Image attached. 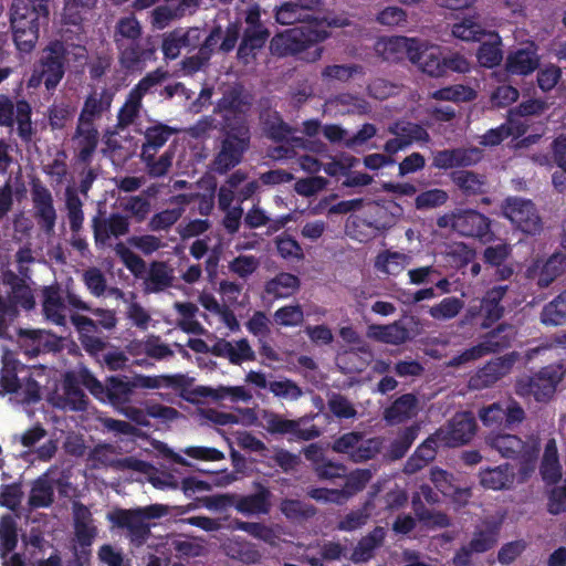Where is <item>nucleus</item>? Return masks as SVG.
I'll return each mask as SVG.
<instances>
[{
    "instance_id": "1",
    "label": "nucleus",
    "mask_w": 566,
    "mask_h": 566,
    "mask_svg": "<svg viewBox=\"0 0 566 566\" xmlns=\"http://www.w3.org/2000/svg\"><path fill=\"white\" fill-rule=\"evenodd\" d=\"M49 0H13L10 12L12 39L17 50L29 54L35 48L40 25L49 21Z\"/></svg>"
},
{
    "instance_id": "2",
    "label": "nucleus",
    "mask_w": 566,
    "mask_h": 566,
    "mask_svg": "<svg viewBox=\"0 0 566 566\" xmlns=\"http://www.w3.org/2000/svg\"><path fill=\"white\" fill-rule=\"evenodd\" d=\"M325 34L308 25L287 29L270 40V51L279 57L297 56L306 62L321 59L323 48L318 45Z\"/></svg>"
},
{
    "instance_id": "3",
    "label": "nucleus",
    "mask_w": 566,
    "mask_h": 566,
    "mask_svg": "<svg viewBox=\"0 0 566 566\" xmlns=\"http://www.w3.org/2000/svg\"><path fill=\"white\" fill-rule=\"evenodd\" d=\"M250 142L249 123L241 118H227V125L221 127L220 148L212 160L213 170L219 175H224L238 166L249 149Z\"/></svg>"
},
{
    "instance_id": "4",
    "label": "nucleus",
    "mask_w": 566,
    "mask_h": 566,
    "mask_svg": "<svg viewBox=\"0 0 566 566\" xmlns=\"http://www.w3.org/2000/svg\"><path fill=\"white\" fill-rule=\"evenodd\" d=\"M69 50L61 40L50 41L34 63L28 87L44 84L48 92L54 91L65 75Z\"/></svg>"
},
{
    "instance_id": "5",
    "label": "nucleus",
    "mask_w": 566,
    "mask_h": 566,
    "mask_svg": "<svg viewBox=\"0 0 566 566\" xmlns=\"http://www.w3.org/2000/svg\"><path fill=\"white\" fill-rule=\"evenodd\" d=\"M2 283L4 286H9L10 291L7 292L6 297L0 295V338L12 339L8 328L19 316V306L32 310L35 301L30 287L14 272H4Z\"/></svg>"
},
{
    "instance_id": "6",
    "label": "nucleus",
    "mask_w": 566,
    "mask_h": 566,
    "mask_svg": "<svg viewBox=\"0 0 566 566\" xmlns=\"http://www.w3.org/2000/svg\"><path fill=\"white\" fill-rule=\"evenodd\" d=\"M565 373L560 364L544 366L531 376L517 378L514 385L515 394L523 398L533 397L537 402H547L556 392Z\"/></svg>"
},
{
    "instance_id": "7",
    "label": "nucleus",
    "mask_w": 566,
    "mask_h": 566,
    "mask_svg": "<svg viewBox=\"0 0 566 566\" xmlns=\"http://www.w3.org/2000/svg\"><path fill=\"white\" fill-rule=\"evenodd\" d=\"M114 40L124 69L136 70L142 63V27L134 14L118 20Z\"/></svg>"
},
{
    "instance_id": "8",
    "label": "nucleus",
    "mask_w": 566,
    "mask_h": 566,
    "mask_svg": "<svg viewBox=\"0 0 566 566\" xmlns=\"http://www.w3.org/2000/svg\"><path fill=\"white\" fill-rule=\"evenodd\" d=\"M503 216L523 233L535 235L543 230V221L531 199L507 197L502 205Z\"/></svg>"
},
{
    "instance_id": "9",
    "label": "nucleus",
    "mask_w": 566,
    "mask_h": 566,
    "mask_svg": "<svg viewBox=\"0 0 566 566\" xmlns=\"http://www.w3.org/2000/svg\"><path fill=\"white\" fill-rule=\"evenodd\" d=\"M485 443L501 457L518 460L526 465L534 464L539 453L537 442H525L516 434L492 433L486 437Z\"/></svg>"
},
{
    "instance_id": "10",
    "label": "nucleus",
    "mask_w": 566,
    "mask_h": 566,
    "mask_svg": "<svg viewBox=\"0 0 566 566\" xmlns=\"http://www.w3.org/2000/svg\"><path fill=\"white\" fill-rule=\"evenodd\" d=\"M32 108L28 101L20 99L14 105L11 97L0 94V126L13 127L18 124V135L24 143H30L33 137Z\"/></svg>"
},
{
    "instance_id": "11",
    "label": "nucleus",
    "mask_w": 566,
    "mask_h": 566,
    "mask_svg": "<svg viewBox=\"0 0 566 566\" xmlns=\"http://www.w3.org/2000/svg\"><path fill=\"white\" fill-rule=\"evenodd\" d=\"M479 417L486 427L513 429L523 422L525 411L520 402L509 398L481 408Z\"/></svg>"
},
{
    "instance_id": "12",
    "label": "nucleus",
    "mask_w": 566,
    "mask_h": 566,
    "mask_svg": "<svg viewBox=\"0 0 566 566\" xmlns=\"http://www.w3.org/2000/svg\"><path fill=\"white\" fill-rule=\"evenodd\" d=\"M137 380H142V376H135V381H129L127 377H108L105 384V398L102 402H109L116 409L130 416L137 424H142V410L133 409L127 406Z\"/></svg>"
},
{
    "instance_id": "13",
    "label": "nucleus",
    "mask_w": 566,
    "mask_h": 566,
    "mask_svg": "<svg viewBox=\"0 0 566 566\" xmlns=\"http://www.w3.org/2000/svg\"><path fill=\"white\" fill-rule=\"evenodd\" d=\"M451 227L462 237L476 238L481 242H490L493 240L491 231V220L483 213L473 210H459L452 214Z\"/></svg>"
},
{
    "instance_id": "14",
    "label": "nucleus",
    "mask_w": 566,
    "mask_h": 566,
    "mask_svg": "<svg viewBox=\"0 0 566 566\" xmlns=\"http://www.w3.org/2000/svg\"><path fill=\"white\" fill-rule=\"evenodd\" d=\"M129 220L127 216L118 212L105 217L101 211L92 219V229L95 245L97 249L112 247V239H118L129 231Z\"/></svg>"
},
{
    "instance_id": "15",
    "label": "nucleus",
    "mask_w": 566,
    "mask_h": 566,
    "mask_svg": "<svg viewBox=\"0 0 566 566\" xmlns=\"http://www.w3.org/2000/svg\"><path fill=\"white\" fill-rule=\"evenodd\" d=\"M476 430V421L471 412H458L446 428L436 431L442 447L454 448L468 443Z\"/></svg>"
},
{
    "instance_id": "16",
    "label": "nucleus",
    "mask_w": 566,
    "mask_h": 566,
    "mask_svg": "<svg viewBox=\"0 0 566 566\" xmlns=\"http://www.w3.org/2000/svg\"><path fill=\"white\" fill-rule=\"evenodd\" d=\"M271 36L265 25L245 28L237 50V60L243 66L254 65Z\"/></svg>"
},
{
    "instance_id": "17",
    "label": "nucleus",
    "mask_w": 566,
    "mask_h": 566,
    "mask_svg": "<svg viewBox=\"0 0 566 566\" xmlns=\"http://www.w3.org/2000/svg\"><path fill=\"white\" fill-rule=\"evenodd\" d=\"M271 491L261 483L256 484V492L249 495L230 496L222 495L218 500L226 504L233 505L234 509L244 515L268 514L271 510Z\"/></svg>"
},
{
    "instance_id": "18",
    "label": "nucleus",
    "mask_w": 566,
    "mask_h": 566,
    "mask_svg": "<svg viewBox=\"0 0 566 566\" xmlns=\"http://www.w3.org/2000/svg\"><path fill=\"white\" fill-rule=\"evenodd\" d=\"M515 355L496 357L480 368L470 379V386L475 389L488 388L511 373Z\"/></svg>"
},
{
    "instance_id": "19",
    "label": "nucleus",
    "mask_w": 566,
    "mask_h": 566,
    "mask_svg": "<svg viewBox=\"0 0 566 566\" xmlns=\"http://www.w3.org/2000/svg\"><path fill=\"white\" fill-rule=\"evenodd\" d=\"M201 30L199 28H176L165 35L161 50L166 59L175 60L181 49L195 50L200 44Z\"/></svg>"
},
{
    "instance_id": "20",
    "label": "nucleus",
    "mask_w": 566,
    "mask_h": 566,
    "mask_svg": "<svg viewBox=\"0 0 566 566\" xmlns=\"http://www.w3.org/2000/svg\"><path fill=\"white\" fill-rule=\"evenodd\" d=\"M32 201L34 207V218L39 227L45 233H52L56 222V211L53 206L51 191L41 185L33 186Z\"/></svg>"
},
{
    "instance_id": "21",
    "label": "nucleus",
    "mask_w": 566,
    "mask_h": 566,
    "mask_svg": "<svg viewBox=\"0 0 566 566\" xmlns=\"http://www.w3.org/2000/svg\"><path fill=\"white\" fill-rule=\"evenodd\" d=\"M478 148H452L437 150L432 156V166L438 169L448 170L459 167H469L480 160Z\"/></svg>"
},
{
    "instance_id": "22",
    "label": "nucleus",
    "mask_w": 566,
    "mask_h": 566,
    "mask_svg": "<svg viewBox=\"0 0 566 566\" xmlns=\"http://www.w3.org/2000/svg\"><path fill=\"white\" fill-rule=\"evenodd\" d=\"M21 338V348L29 357H36L41 353L56 352L60 348V339L54 335L33 329H18Z\"/></svg>"
},
{
    "instance_id": "23",
    "label": "nucleus",
    "mask_w": 566,
    "mask_h": 566,
    "mask_svg": "<svg viewBox=\"0 0 566 566\" xmlns=\"http://www.w3.org/2000/svg\"><path fill=\"white\" fill-rule=\"evenodd\" d=\"M264 428L271 434H292L300 440L308 441L319 436L315 427L302 429L297 420L283 418L279 413L268 412L263 416Z\"/></svg>"
},
{
    "instance_id": "24",
    "label": "nucleus",
    "mask_w": 566,
    "mask_h": 566,
    "mask_svg": "<svg viewBox=\"0 0 566 566\" xmlns=\"http://www.w3.org/2000/svg\"><path fill=\"white\" fill-rule=\"evenodd\" d=\"M509 291L507 285H497L488 290L479 303V312H483V321L481 326L490 328L494 323L500 321L504 315V306L502 301Z\"/></svg>"
},
{
    "instance_id": "25",
    "label": "nucleus",
    "mask_w": 566,
    "mask_h": 566,
    "mask_svg": "<svg viewBox=\"0 0 566 566\" xmlns=\"http://www.w3.org/2000/svg\"><path fill=\"white\" fill-rule=\"evenodd\" d=\"M250 103L243 96L242 91L232 87L226 91L222 97L218 101L214 113L222 114V125H227V118L235 117L241 118L248 123L247 112L249 111Z\"/></svg>"
},
{
    "instance_id": "26",
    "label": "nucleus",
    "mask_w": 566,
    "mask_h": 566,
    "mask_svg": "<svg viewBox=\"0 0 566 566\" xmlns=\"http://www.w3.org/2000/svg\"><path fill=\"white\" fill-rule=\"evenodd\" d=\"M42 311L45 318L55 325H65L66 304L60 285L45 286L42 291Z\"/></svg>"
},
{
    "instance_id": "27",
    "label": "nucleus",
    "mask_w": 566,
    "mask_h": 566,
    "mask_svg": "<svg viewBox=\"0 0 566 566\" xmlns=\"http://www.w3.org/2000/svg\"><path fill=\"white\" fill-rule=\"evenodd\" d=\"M450 178L462 196L467 198L483 196L488 192V179L485 175L462 169L452 171Z\"/></svg>"
},
{
    "instance_id": "28",
    "label": "nucleus",
    "mask_w": 566,
    "mask_h": 566,
    "mask_svg": "<svg viewBox=\"0 0 566 566\" xmlns=\"http://www.w3.org/2000/svg\"><path fill=\"white\" fill-rule=\"evenodd\" d=\"M417 396L411 392L403 394L384 410V419L390 426L400 424L411 419L417 413Z\"/></svg>"
},
{
    "instance_id": "29",
    "label": "nucleus",
    "mask_w": 566,
    "mask_h": 566,
    "mask_svg": "<svg viewBox=\"0 0 566 566\" xmlns=\"http://www.w3.org/2000/svg\"><path fill=\"white\" fill-rule=\"evenodd\" d=\"M98 130L94 125L77 123L74 139L77 145V161L90 165L98 145Z\"/></svg>"
},
{
    "instance_id": "30",
    "label": "nucleus",
    "mask_w": 566,
    "mask_h": 566,
    "mask_svg": "<svg viewBox=\"0 0 566 566\" xmlns=\"http://www.w3.org/2000/svg\"><path fill=\"white\" fill-rule=\"evenodd\" d=\"M107 518L115 527L129 531L133 542L142 543V507L115 509L107 514Z\"/></svg>"
},
{
    "instance_id": "31",
    "label": "nucleus",
    "mask_w": 566,
    "mask_h": 566,
    "mask_svg": "<svg viewBox=\"0 0 566 566\" xmlns=\"http://www.w3.org/2000/svg\"><path fill=\"white\" fill-rule=\"evenodd\" d=\"M514 471L509 464H501L494 468L481 469L479 473L480 484L484 489L500 491L510 489L514 482Z\"/></svg>"
},
{
    "instance_id": "32",
    "label": "nucleus",
    "mask_w": 566,
    "mask_h": 566,
    "mask_svg": "<svg viewBox=\"0 0 566 566\" xmlns=\"http://www.w3.org/2000/svg\"><path fill=\"white\" fill-rule=\"evenodd\" d=\"M113 93L104 88L99 94L97 92L91 93L84 101L78 123L94 125V119L102 116V114L109 109Z\"/></svg>"
},
{
    "instance_id": "33",
    "label": "nucleus",
    "mask_w": 566,
    "mask_h": 566,
    "mask_svg": "<svg viewBox=\"0 0 566 566\" xmlns=\"http://www.w3.org/2000/svg\"><path fill=\"white\" fill-rule=\"evenodd\" d=\"M368 335L378 342L390 345H401L410 339V331L401 319L388 325H371Z\"/></svg>"
},
{
    "instance_id": "34",
    "label": "nucleus",
    "mask_w": 566,
    "mask_h": 566,
    "mask_svg": "<svg viewBox=\"0 0 566 566\" xmlns=\"http://www.w3.org/2000/svg\"><path fill=\"white\" fill-rule=\"evenodd\" d=\"M488 39L481 41L476 52V59L481 66L493 69L501 64L503 60L502 39L497 32H489Z\"/></svg>"
},
{
    "instance_id": "35",
    "label": "nucleus",
    "mask_w": 566,
    "mask_h": 566,
    "mask_svg": "<svg viewBox=\"0 0 566 566\" xmlns=\"http://www.w3.org/2000/svg\"><path fill=\"white\" fill-rule=\"evenodd\" d=\"M539 65V56L530 48L518 49L511 53L506 60V70L511 74L528 75Z\"/></svg>"
},
{
    "instance_id": "36",
    "label": "nucleus",
    "mask_w": 566,
    "mask_h": 566,
    "mask_svg": "<svg viewBox=\"0 0 566 566\" xmlns=\"http://www.w3.org/2000/svg\"><path fill=\"white\" fill-rule=\"evenodd\" d=\"M386 532L381 526H376L366 536L361 537L352 553L354 563H366L374 557L376 548L385 541Z\"/></svg>"
},
{
    "instance_id": "37",
    "label": "nucleus",
    "mask_w": 566,
    "mask_h": 566,
    "mask_svg": "<svg viewBox=\"0 0 566 566\" xmlns=\"http://www.w3.org/2000/svg\"><path fill=\"white\" fill-rule=\"evenodd\" d=\"M95 318H91L83 315H76L72 317L74 325L77 331H96L98 328L112 329L116 325L115 313L111 310L95 308L91 310Z\"/></svg>"
},
{
    "instance_id": "38",
    "label": "nucleus",
    "mask_w": 566,
    "mask_h": 566,
    "mask_svg": "<svg viewBox=\"0 0 566 566\" xmlns=\"http://www.w3.org/2000/svg\"><path fill=\"white\" fill-rule=\"evenodd\" d=\"M419 430L420 428L418 424H411L399 430L397 437L390 442L385 453V458L389 461L402 459L417 439Z\"/></svg>"
},
{
    "instance_id": "39",
    "label": "nucleus",
    "mask_w": 566,
    "mask_h": 566,
    "mask_svg": "<svg viewBox=\"0 0 566 566\" xmlns=\"http://www.w3.org/2000/svg\"><path fill=\"white\" fill-rule=\"evenodd\" d=\"M300 279L287 272H281L266 281L264 291L275 298H287L300 289Z\"/></svg>"
},
{
    "instance_id": "40",
    "label": "nucleus",
    "mask_w": 566,
    "mask_h": 566,
    "mask_svg": "<svg viewBox=\"0 0 566 566\" xmlns=\"http://www.w3.org/2000/svg\"><path fill=\"white\" fill-rule=\"evenodd\" d=\"M224 552L231 559L247 565L259 564L262 559V554L256 545L247 541H230L224 545Z\"/></svg>"
},
{
    "instance_id": "41",
    "label": "nucleus",
    "mask_w": 566,
    "mask_h": 566,
    "mask_svg": "<svg viewBox=\"0 0 566 566\" xmlns=\"http://www.w3.org/2000/svg\"><path fill=\"white\" fill-rule=\"evenodd\" d=\"M514 336V327L510 324L502 323L496 328L490 331L483 337L482 342L489 354L500 353L511 346Z\"/></svg>"
},
{
    "instance_id": "42",
    "label": "nucleus",
    "mask_w": 566,
    "mask_h": 566,
    "mask_svg": "<svg viewBox=\"0 0 566 566\" xmlns=\"http://www.w3.org/2000/svg\"><path fill=\"white\" fill-rule=\"evenodd\" d=\"M172 270L165 262H154L148 277L144 279V292H159L172 284Z\"/></svg>"
},
{
    "instance_id": "43",
    "label": "nucleus",
    "mask_w": 566,
    "mask_h": 566,
    "mask_svg": "<svg viewBox=\"0 0 566 566\" xmlns=\"http://www.w3.org/2000/svg\"><path fill=\"white\" fill-rule=\"evenodd\" d=\"M541 322L546 326H558L566 322V290L543 307Z\"/></svg>"
},
{
    "instance_id": "44",
    "label": "nucleus",
    "mask_w": 566,
    "mask_h": 566,
    "mask_svg": "<svg viewBox=\"0 0 566 566\" xmlns=\"http://www.w3.org/2000/svg\"><path fill=\"white\" fill-rule=\"evenodd\" d=\"M489 32L474 18H463L452 27V35L467 42H481Z\"/></svg>"
},
{
    "instance_id": "45",
    "label": "nucleus",
    "mask_w": 566,
    "mask_h": 566,
    "mask_svg": "<svg viewBox=\"0 0 566 566\" xmlns=\"http://www.w3.org/2000/svg\"><path fill=\"white\" fill-rule=\"evenodd\" d=\"M142 104V80L135 84L130 93V98L119 109L117 116L116 128L118 130L124 129L126 126L133 123L134 118L138 114L139 106Z\"/></svg>"
},
{
    "instance_id": "46",
    "label": "nucleus",
    "mask_w": 566,
    "mask_h": 566,
    "mask_svg": "<svg viewBox=\"0 0 566 566\" xmlns=\"http://www.w3.org/2000/svg\"><path fill=\"white\" fill-rule=\"evenodd\" d=\"M18 545L15 520L7 514L0 520V556L6 558Z\"/></svg>"
},
{
    "instance_id": "47",
    "label": "nucleus",
    "mask_w": 566,
    "mask_h": 566,
    "mask_svg": "<svg viewBox=\"0 0 566 566\" xmlns=\"http://www.w3.org/2000/svg\"><path fill=\"white\" fill-rule=\"evenodd\" d=\"M54 501V490L45 478L36 479L31 488L29 505L31 509L49 507Z\"/></svg>"
},
{
    "instance_id": "48",
    "label": "nucleus",
    "mask_w": 566,
    "mask_h": 566,
    "mask_svg": "<svg viewBox=\"0 0 566 566\" xmlns=\"http://www.w3.org/2000/svg\"><path fill=\"white\" fill-rule=\"evenodd\" d=\"M188 386L187 377L182 374L144 376V389L169 388L172 390H185Z\"/></svg>"
},
{
    "instance_id": "49",
    "label": "nucleus",
    "mask_w": 566,
    "mask_h": 566,
    "mask_svg": "<svg viewBox=\"0 0 566 566\" xmlns=\"http://www.w3.org/2000/svg\"><path fill=\"white\" fill-rule=\"evenodd\" d=\"M174 133H176V129L165 124L148 127L144 130V154L148 149L157 150L163 147Z\"/></svg>"
},
{
    "instance_id": "50",
    "label": "nucleus",
    "mask_w": 566,
    "mask_h": 566,
    "mask_svg": "<svg viewBox=\"0 0 566 566\" xmlns=\"http://www.w3.org/2000/svg\"><path fill=\"white\" fill-rule=\"evenodd\" d=\"M198 392L203 397L212 398L214 400H222L230 398L232 401H248L251 399V395L244 389V387H199Z\"/></svg>"
},
{
    "instance_id": "51",
    "label": "nucleus",
    "mask_w": 566,
    "mask_h": 566,
    "mask_svg": "<svg viewBox=\"0 0 566 566\" xmlns=\"http://www.w3.org/2000/svg\"><path fill=\"white\" fill-rule=\"evenodd\" d=\"M371 500H368L357 510L347 513L337 524L339 531L352 532L364 526L370 516Z\"/></svg>"
},
{
    "instance_id": "52",
    "label": "nucleus",
    "mask_w": 566,
    "mask_h": 566,
    "mask_svg": "<svg viewBox=\"0 0 566 566\" xmlns=\"http://www.w3.org/2000/svg\"><path fill=\"white\" fill-rule=\"evenodd\" d=\"M388 132L407 140L409 145H411L413 140H428L429 138L428 132L421 125L410 122L394 123L389 125Z\"/></svg>"
},
{
    "instance_id": "53",
    "label": "nucleus",
    "mask_w": 566,
    "mask_h": 566,
    "mask_svg": "<svg viewBox=\"0 0 566 566\" xmlns=\"http://www.w3.org/2000/svg\"><path fill=\"white\" fill-rule=\"evenodd\" d=\"M280 510L282 514L291 521L307 520L315 515V507L305 504L300 500L285 499L281 502Z\"/></svg>"
},
{
    "instance_id": "54",
    "label": "nucleus",
    "mask_w": 566,
    "mask_h": 566,
    "mask_svg": "<svg viewBox=\"0 0 566 566\" xmlns=\"http://www.w3.org/2000/svg\"><path fill=\"white\" fill-rule=\"evenodd\" d=\"M464 303L459 297L450 296L443 298L439 304L430 307L429 315L439 321L454 318L463 308Z\"/></svg>"
},
{
    "instance_id": "55",
    "label": "nucleus",
    "mask_w": 566,
    "mask_h": 566,
    "mask_svg": "<svg viewBox=\"0 0 566 566\" xmlns=\"http://www.w3.org/2000/svg\"><path fill=\"white\" fill-rule=\"evenodd\" d=\"M430 480L436 489L444 496H455L461 493H468V490H460L452 483L453 475L440 468H432L430 471Z\"/></svg>"
},
{
    "instance_id": "56",
    "label": "nucleus",
    "mask_w": 566,
    "mask_h": 566,
    "mask_svg": "<svg viewBox=\"0 0 566 566\" xmlns=\"http://www.w3.org/2000/svg\"><path fill=\"white\" fill-rule=\"evenodd\" d=\"M439 101L471 102L476 97V92L465 85L442 87L432 94Z\"/></svg>"
},
{
    "instance_id": "57",
    "label": "nucleus",
    "mask_w": 566,
    "mask_h": 566,
    "mask_svg": "<svg viewBox=\"0 0 566 566\" xmlns=\"http://www.w3.org/2000/svg\"><path fill=\"white\" fill-rule=\"evenodd\" d=\"M308 18L310 13L301 9L294 0L284 2L277 8L275 12L276 21L283 25H290L296 22L305 21Z\"/></svg>"
},
{
    "instance_id": "58",
    "label": "nucleus",
    "mask_w": 566,
    "mask_h": 566,
    "mask_svg": "<svg viewBox=\"0 0 566 566\" xmlns=\"http://www.w3.org/2000/svg\"><path fill=\"white\" fill-rule=\"evenodd\" d=\"M300 463V455L283 448H275L273 454L269 457V461L265 462L270 468L279 467L284 473L294 471Z\"/></svg>"
},
{
    "instance_id": "59",
    "label": "nucleus",
    "mask_w": 566,
    "mask_h": 566,
    "mask_svg": "<svg viewBox=\"0 0 566 566\" xmlns=\"http://www.w3.org/2000/svg\"><path fill=\"white\" fill-rule=\"evenodd\" d=\"M382 439L374 437L369 439L361 438L354 451L352 461L359 463L374 459L382 449Z\"/></svg>"
},
{
    "instance_id": "60",
    "label": "nucleus",
    "mask_w": 566,
    "mask_h": 566,
    "mask_svg": "<svg viewBox=\"0 0 566 566\" xmlns=\"http://www.w3.org/2000/svg\"><path fill=\"white\" fill-rule=\"evenodd\" d=\"M360 73H363V67L358 64H333L323 69L322 77L324 80H335L345 83L355 74Z\"/></svg>"
},
{
    "instance_id": "61",
    "label": "nucleus",
    "mask_w": 566,
    "mask_h": 566,
    "mask_svg": "<svg viewBox=\"0 0 566 566\" xmlns=\"http://www.w3.org/2000/svg\"><path fill=\"white\" fill-rule=\"evenodd\" d=\"M448 193L443 189H429L420 192L415 199L418 210H428L440 207L448 201Z\"/></svg>"
},
{
    "instance_id": "62",
    "label": "nucleus",
    "mask_w": 566,
    "mask_h": 566,
    "mask_svg": "<svg viewBox=\"0 0 566 566\" xmlns=\"http://www.w3.org/2000/svg\"><path fill=\"white\" fill-rule=\"evenodd\" d=\"M80 342L82 347L97 360L104 355L107 349V342L101 337L95 336L96 331H78Z\"/></svg>"
},
{
    "instance_id": "63",
    "label": "nucleus",
    "mask_w": 566,
    "mask_h": 566,
    "mask_svg": "<svg viewBox=\"0 0 566 566\" xmlns=\"http://www.w3.org/2000/svg\"><path fill=\"white\" fill-rule=\"evenodd\" d=\"M345 478V484L344 489L340 490L343 492V495H353L357 492L363 491L367 483L371 479V473L368 469H358L350 474H346Z\"/></svg>"
},
{
    "instance_id": "64",
    "label": "nucleus",
    "mask_w": 566,
    "mask_h": 566,
    "mask_svg": "<svg viewBox=\"0 0 566 566\" xmlns=\"http://www.w3.org/2000/svg\"><path fill=\"white\" fill-rule=\"evenodd\" d=\"M329 411L339 419H350L357 413L355 407L343 395L333 392L327 401Z\"/></svg>"
}]
</instances>
